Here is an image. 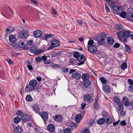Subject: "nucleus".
<instances>
[{
  "label": "nucleus",
  "mask_w": 133,
  "mask_h": 133,
  "mask_svg": "<svg viewBox=\"0 0 133 133\" xmlns=\"http://www.w3.org/2000/svg\"><path fill=\"white\" fill-rule=\"evenodd\" d=\"M117 35L120 40L122 42H125L127 40L128 37H130L131 38L133 39V34H130V32L126 31L123 32L120 31L117 33Z\"/></svg>",
  "instance_id": "f257e3e1"
},
{
  "label": "nucleus",
  "mask_w": 133,
  "mask_h": 133,
  "mask_svg": "<svg viewBox=\"0 0 133 133\" xmlns=\"http://www.w3.org/2000/svg\"><path fill=\"white\" fill-rule=\"evenodd\" d=\"M37 84V81L35 79L31 80L26 87L25 91L26 92H31L34 90L35 87Z\"/></svg>",
  "instance_id": "f03ea898"
},
{
  "label": "nucleus",
  "mask_w": 133,
  "mask_h": 133,
  "mask_svg": "<svg viewBox=\"0 0 133 133\" xmlns=\"http://www.w3.org/2000/svg\"><path fill=\"white\" fill-rule=\"evenodd\" d=\"M106 38L105 34L103 32H102L95 38V40L97 41V43L98 45H101L104 44L103 41Z\"/></svg>",
  "instance_id": "7ed1b4c3"
},
{
  "label": "nucleus",
  "mask_w": 133,
  "mask_h": 133,
  "mask_svg": "<svg viewBox=\"0 0 133 133\" xmlns=\"http://www.w3.org/2000/svg\"><path fill=\"white\" fill-rule=\"evenodd\" d=\"M118 106V112L121 116H123L125 115V112L124 111V106L123 103L121 102L117 104Z\"/></svg>",
  "instance_id": "20e7f679"
},
{
  "label": "nucleus",
  "mask_w": 133,
  "mask_h": 133,
  "mask_svg": "<svg viewBox=\"0 0 133 133\" xmlns=\"http://www.w3.org/2000/svg\"><path fill=\"white\" fill-rule=\"evenodd\" d=\"M19 36L21 38H26L28 36V32L27 31L25 30L21 31L19 32Z\"/></svg>",
  "instance_id": "39448f33"
},
{
  "label": "nucleus",
  "mask_w": 133,
  "mask_h": 133,
  "mask_svg": "<svg viewBox=\"0 0 133 133\" xmlns=\"http://www.w3.org/2000/svg\"><path fill=\"white\" fill-rule=\"evenodd\" d=\"M113 9L114 12L117 14H119L122 11L121 7L118 6H114L113 8Z\"/></svg>",
  "instance_id": "423d86ee"
},
{
  "label": "nucleus",
  "mask_w": 133,
  "mask_h": 133,
  "mask_svg": "<svg viewBox=\"0 0 133 133\" xmlns=\"http://www.w3.org/2000/svg\"><path fill=\"white\" fill-rule=\"evenodd\" d=\"M21 118L22 120L24 122H27L30 120V116L27 114H23L21 115Z\"/></svg>",
  "instance_id": "0eeeda50"
},
{
  "label": "nucleus",
  "mask_w": 133,
  "mask_h": 133,
  "mask_svg": "<svg viewBox=\"0 0 133 133\" xmlns=\"http://www.w3.org/2000/svg\"><path fill=\"white\" fill-rule=\"evenodd\" d=\"M39 115L41 116L42 118L43 119L44 122L48 120V114L45 111H43L39 113Z\"/></svg>",
  "instance_id": "6e6552de"
},
{
  "label": "nucleus",
  "mask_w": 133,
  "mask_h": 133,
  "mask_svg": "<svg viewBox=\"0 0 133 133\" xmlns=\"http://www.w3.org/2000/svg\"><path fill=\"white\" fill-rule=\"evenodd\" d=\"M33 35L36 38L41 37L42 36V33L39 30H37L34 31Z\"/></svg>",
  "instance_id": "1a4fd4ad"
},
{
  "label": "nucleus",
  "mask_w": 133,
  "mask_h": 133,
  "mask_svg": "<svg viewBox=\"0 0 133 133\" xmlns=\"http://www.w3.org/2000/svg\"><path fill=\"white\" fill-rule=\"evenodd\" d=\"M85 57L84 55H83L80 56V57H79L77 59L78 61L80 63H78V65H80L84 63V61L85 60Z\"/></svg>",
  "instance_id": "9d476101"
},
{
  "label": "nucleus",
  "mask_w": 133,
  "mask_h": 133,
  "mask_svg": "<svg viewBox=\"0 0 133 133\" xmlns=\"http://www.w3.org/2000/svg\"><path fill=\"white\" fill-rule=\"evenodd\" d=\"M32 108L33 110L36 113L39 114L40 108L38 104H34L32 107Z\"/></svg>",
  "instance_id": "9b49d317"
},
{
  "label": "nucleus",
  "mask_w": 133,
  "mask_h": 133,
  "mask_svg": "<svg viewBox=\"0 0 133 133\" xmlns=\"http://www.w3.org/2000/svg\"><path fill=\"white\" fill-rule=\"evenodd\" d=\"M88 50L90 52L94 54L96 52L97 49L96 47L94 45L92 46H89Z\"/></svg>",
  "instance_id": "f8f14e48"
},
{
  "label": "nucleus",
  "mask_w": 133,
  "mask_h": 133,
  "mask_svg": "<svg viewBox=\"0 0 133 133\" xmlns=\"http://www.w3.org/2000/svg\"><path fill=\"white\" fill-rule=\"evenodd\" d=\"M83 98V100L85 102H89L90 101L92 98L91 95L89 94H87L85 95Z\"/></svg>",
  "instance_id": "ddd939ff"
},
{
  "label": "nucleus",
  "mask_w": 133,
  "mask_h": 133,
  "mask_svg": "<svg viewBox=\"0 0 133 133\" xmlns=\"http://www.w3.org/2000/svg\"><path fill=\"white\" fill-rule=\"evenodd\" d=\"M130 102H129L128 98L126 97H125L123 98V102L124 103L125 106L127 107H129Z\"/></svg>",
  "instance_id": "4468645a"
},
{
  "label": "nucleus",
  "mask_w": 133,
  "mask_h": 133,
  "mask_svg": "<svg viewBox=\"0 0 133 133\" xmlns=\"http://www.w3.org/2000/svg\"><path fill=\"white\" fill-rule=\"evenodd\" d=\"M72 77L76 79H78L81 78V76L79 73L78 72L73 73L72 74Z\"/></svg>",
  "instance_id": "2eb2a0df"
},
{
  "label": "nucleus",
  "mask_w": 133,
  "mask_h": 133,
  "mask_svg": "<svg viewBox=\"0 0 133 133\" xmlns=\"http://www.w3.org/2000/svg\"><path fill=\"white\" fill-rule=\"evenodd\" d=\"M59 42L56 39L53 40L51 42V45L52 47H57L59 45Z\"/></svg>",
  "instance_id": "dca6fc26"
},
{
  "label": "nucleus",
  "mask_w": 133,
  "mask_h": 133,
  "mask_svg": "<svg viewBox=\"0 0 133 133\" xmlns=\"http://www.w3.org/2000/svg\"><path fill=\"white\" fill-rule=\"evenodd\" d=\"M46 128L48 130L51 132H53L55 130V127L52 124L49 125Z\"/></svg>",
  "instance_id": "f3484780"
},
{
  "label": "nucleus",
  "mask_w": 133,
  "mask_h": 133,
  "mask_svg": "<svg viewBox=\"0 0 133 133\" xmlns=\"http://www.w3.org/2000/svg\"><path fill=\"white\" fill-rule=\"evenodd\" d=\"M91 84V82L89 80L84 81L83 85L85 88H88L89 86H90Z\"/></svg>",
  "instance_id": "a211bd4d"
},
{
  "label": "nucleus",
  "mask_w": 133,
  "mask_h": 133,
  "mask_svg": "<svg viewBox=\"0 0 133 133\" xmlns=\"http://www.w3.org/2000/svg\"><path fill=\"white\" fill-rule=\"evenodd\" d=\"M9 40L11 43H14L16 42V38L14 35H11L9 36Z\"/></svg>",
  "instance_id": "6ab92c4d"
},
{
  "label": "nucleus",
  "mask_w": 133,
  "mask_h": 133,
  "mask_svg": "<svg viewBox=\"0 0 133 133\" xmlns=\"http://www.w3.org/2000/svg\"><path fill=\"white\" fill-rule=\"evenodd\" d=\"M107 41L108 43L111 44H113L114 41V38L111 37H107Z\"/></svg>",
  "instance_id": "aec40b11"
},
{
  "label": "nucleus",
  "mask_w": 133,
  "mask_h": 133,
  "mask_svg": "<svg viewBox=\"0 0 133 133\" xmlns=\"http://www.w3.org/2000/svg\"><path fill=\"white\" fill-rule=\"evenodd\" d=\"M23 130L20 126L17 127L15 128L14 131V133H22Z\"/></svg>",
  "instance_id": "412c9836"
},
{
  "label": "nucleus",
  "mask_w": 133,
  "mask_h": 133,
  "mask_svg": "<svg viewBox=\"0 0 133 133\" xmlns=\"http://www.w3.org/2000/svg\"><path fill=\"white\" fill-rule=\"evenodd\" d=\"M15 30V28L12 26H9L5 31V32L6 33L9 34Z\"/></svg>",
  "instance_id": "4be33fe9"
},
{
  "label": "nucleus",
  "mask_w": 133,
  "mask_h": 133,
  "mask_svg": "<svg viewBox=\"0 0 133 133\" xmlns=\"http://www.w3.org/2000/svg\"><path fill=\"white\" fill-rule=\"evenodd\" d=\"M126 18L131 21H133V14L131 13L128 14L127 15Z\"/></svg>",
  "instance_id": "5701e85b"
},
{
  "label": "nucleus",
  "mask_w": 133,
  "mask_h": 133,
  "mask_svg": "<svg viewBox=\"0 0 133 133\" xmlns=\"http://www.w3.org/2000/svg\"><path fill=\"white\" fill-rule=\"evenodd\" d=\"M82 78L84 80V81L88 80V79L89 78V76L87 74L84 73L82 74Z\"/></svg>",
  "instance_id": "b1692460"
},
{
  "label": "nucleus",
  "mask_w": 133,
  "mask_h": 133,
  "mask_svg": "<svg viewBox=\"0 0 133 133\" xmlns=\"http://www.w3.org/2000/svg\"><path fill=\"white\" fill-rule=\"evenodd\" d=\"M103 90L107 93L109 92L110 90V86L107 85H105L103 88Z\"/></svg>",
  "instance_id": "393cba45"
},
{
  "label": "nucleus",
  "mask_w": 133,
  "mask_h": 133,
  "mask_svg": "<svg viewBox=\"0 0 133 133\" xmlns=\"http://www.w3.org/2000/svg\"><path fill=\"white\" fill-rule=\"evenodd\" d=\"M82 116L81 114H79L77 115L75 118V121L77 123H79L81 120Z\"/></svg>",
  "instance_id": "a878e982"
},
{
  "label": "nucleus",
  "mask_w": 133,
  "mask_h": 133,
  "mask_svg": "<svg viewBox=\"0 0 133 133\" xmlns=\"http://www.w3.org/2000/svg\"><path fill=\"white\" fill-rule=\"evenodd\" d=\"M54 118L56 121L59 122L61 120L62 117L60 115H59L55 116V117Z\"/></svg>",
  "instance_id": "bb28decb"
},
{
  "label": "nucleus",
  "mask_w": 133,
  "mask_h": 133,
  "mask_svg": "<svg viewBox=\"0 0 133 133\" xmlns=\"http://www.w3.org/2000/svg\"><path fill=\"white\" fill-rule=\"evenodd\" d=\"M105 122V120L104 118H101L97 121V123L100 125H102Z\"/></svg>",
  "instance_id": "cd10ccee"
},
{
  "label": "nucleus",
  "mask_w": 133,
  "mask_h": 133,
  "mask_svg": "<svg viewBox=\"0 0 133 133\" xmlns=\"http://www.w3.org/2000/svg\"><path fill=\"white\" fill-rule=\"evenodd\" d=\"M21 121L20 118L18 116H16L14 119V122L16 124L18 123Z\"/></svg>",
  "instance_id": "c85d7f7f"
},
{
  "label": "nucleus",
  "mask_w": 133,
  "mask_h": 133,
  "mask_svg": "<svg viewBox=\"0 0 133 133\" xmlns=\"http://www.w3.org/2000/svg\"><path fill=\"white\" fill-rule=\"evenodd\" d=\"M25 99L28 102H30L33 99L30 95H28L26 96Z\"/></svg>",
  "instance_id": "c756f323"
},
{
  "label": "nucleus",
  "mask_w": 133,
  "mask_h": 133,
  "mask_svg": "<svg viewBox=\"0 0 133 133\" xmlns=\"http://www.w3.org/2000/svg\"><path fill=\"white\" fill-rule=\"evenodd\" d=\"M44 51V50H37L36 49L34 51V54L35 55H38L40 54L43 52Z\"/></svg>",
  "instance_id": "7c9ffc66"
},
{
  "label": "nucleus",
  "mask_w": 133,
  "mask_h": 133,
  "mask_svg": "<svg viewBox=\"0 0 133 133\" xmlns=\"http://www.w3.org/2000/svg\"><path fill=\"white\" fill-rule=\"evenodd\" d=\"M99 79L102 84H105L106 83L107 81L104 77H101Z\"/></svg>",
  "instance_id": "2f4dec72"
},
{
  "label": "nucleus",
  "mask_w": 133,
  "mask_h": 133,
  "mask_svg": "<svg viewBox=\"0 0 133 133\" xmlns=\"http://www.w3.org/2000/svg\"><path fill=\"white\" fill-rule=\"evenodd\" d=\"M127 67V64L126 63L124 62L122 63L121 65V68L122 69L124 70Z\"/></svg>",
  "instance_id": "473e14b6"
},
{
  "label": "nucleus",
  "mask_w": 133,
  "mask_h": 133,
  "mask_svg": "<svg viewBox=\"0 0 133 133\" xmlns=\"http://www.w3.org/2000/svg\"><path fill=\"white\" fill-rule=\"evenodd\" d=\"M114 102L117 103V104L120 102V100L117 97L115 96L114 98Z\"/></svg>",
  "instance_id": "72a5a7b5"
},
{
  "label": "nucleus",
  "mask_w": 133,
  "mask_h": 133,
  "mask_svg": "<svg viewBox=\"0 0 133 133\" xmlns=\"http://www.w3.org/2000/svg\"><path fill=\"white\" fill-rule=\"evenodd\" d=\"M51 67L54 69H56L59 68L60 66L58 64H56L52 63V64Z\"/></svg>",
  "instance_id": "f704fd0d"
},
{
  "label": "nucleus",
  "mask_w": 133,
  "mask_h": 133,
  "mask_svg": "<svg viewBox=\"0 0 133 133\" xmlns=\"http://www.w3.org/2000/svg\"><path fill=\"white\" fill-rule=\"evenodd\" d=\"M71 129L69 128H67L64 130V133H71Z\"/></svg>",
  "instance_id": "c9c22d12"
},
{
  "label": "nucleus",
  "mask_w": 133,
  "mask_h": 133,
  "mask_svg": "<svg viewBox=\"0 0 133 133\" xmlns=\"http://www.w3.org/2000/svg\"><path fill=\"white\" fill-rule=\"evenodd\" d=\"M120 16L123 18H125L126 16V13L125 12L123 11L121 12L120 14Z\"/></svg>",
  "instance_id": "e433bc0d"
},
{
  "label": "nucleus",
  "mask_w": 133,
  "mask_h": 133,
  "mask_svg": "<svg viewBox=\"0 0 133 133\" xmlns=\"http://www.w3.org/2000/svg\"><path fill=\"white\" fill-rule=\"evenodd\" d=\"M36 46H32L30 47L29 49L30 51L33 52L34 53V51H35L36 49H37Z\"/></svg>",
  "instance_id": "4c0bfd02"
},
{
  "label": "nucleus",
  "mask_w": 133,
  "mask_h": 133,
  "mask_svg": "<svg viewBox=\"0 0 133 133\" xmlns=\"http://www.w3.org/2000/svg\"><path fill=\"white\" fill-rule=\"evenodd\" d=\"M94 108L96 110H97L99 108V104L98 103H94L93 105Z\"/></svg>",
  "instance_id": "58836bf2"
},
{
  "label": "nucleus",
  "mask_w": 133,
  "mask_h": 133,
  "mask_svg": "<svg viewBox=\"0 0 133 133\" xmlns=\"http://www.w3.org/2000/svg\"><path fill=\"white\" fill-rule=\"evenodd\" d=\"M125 48L126 51L127 52H129L130 51L131 49L129 46L127 45L126 44H125Z\"/></svg>",
  "instance_id": "ea45409f"
},
{
  "label": "nucleus",
  "mask_w": 133,
  "mask_h": 133,
  "mask_svg": "<svg viewBox=\"0 0 133 133\" xmlns=\"http://www.w3.org/2000/svg\"><path fill=\"white\" fill-rule=\"evenodd\" d=\"M103 118H104L105 120L108 118H110L108 114L106 113H105L103 114Z\"/></svg>",
  "instance_id": "a19ab883"
},
{
  "label": "nucleus",
  "mask_w": 133,
  "mask_h": 133,
  "mask_svg": "<svg viewBox=\"0 0 133 133\" xmlns=\"http://www.w3.org/2000/svg\"><path fill=\"white\" fill-rule=\"evenodd\" d=\"M73 56L74 57L77 59L79 57V54L77 52H76L74 53Z\"/></svg>",
  "instance_id": "79ce46f5"
},
{
  "label": "nucleus",
  "mask_w": 133,
  "mask_h": 133,
  "mask_svg": "<svg viewBox=\"0 0 133 133\" xmlns=\"http://www.w3.org/2000/svg\"><path fill=\"white\" fill-rule=\"evenodd\" d=\"M94 44L93 40H89L88 42V44L89 45V46H94L93 45Z\"/></svg>",
  "instance_id": "37998d69"
},
{
  "label": "nucleus",
  "mask_w": 133,
  "mask_h": 133,
  "mask_svg": "<svg viewBox=\"0 0 133 133\" xmlns=\"http://www.w3.org/2000/svg\"><path fill=\"white\" fill-rule=\"evenodd\" d=\"M53 35L52 34H47L44 36V37L45 39L47 40V39L51 37V36H52Z\"/></svg>",
  "instance_id": "c03bdc74"
},
{
  "label": "nucleus",
  "mask_w": 133,
  "mask_h": 133,
  "mask_svg": "<svg viewBox=\"0 0 133 133\" xmlns=\"http://www.w3.org/2000/svg\"><path fill=\"white\" fill-rule=\"evenodd\" d=\"M8 12L9 14L11 16L13 15V10L11 9H10Z\"/></svg>",
  "instance_id": "a18cd8bd"
},
{
  "label": "nucleus",
  "mask_w": 133,
  "mask_h": 133,
  "mask_svg": "<svg viewBox=\"0 0 133 133\" xmlns=\"http://www.w3.org/2000/svg\"><path fill=\"white\" fill-rule=\"evenodd\" d=\"M123 28L122 25L120 24H117L116 29L118 30H120L122 29Z\"/></svg>",
  "instance_id": "49530a36"
},
{
  "label": "nucleus",
  "mask_w": 133,
  "mask_h": 133,
  "mask_svg": "<svg viewBox=\"0 0 133 133\" xmlns=\"http://www.w3.org/2000/svg\"><path fill=\"white\" fill-rule=\"evenodd\" d=\"M18 45L20 47H23L24 46V43L23 42H19L18 43Z\"/></svg>",
  "instance_id": "de8ad7c7"
},
{
  "label": "nucleus",
  "mask_w": 133,
  "mask_h": 133,
  "mask_svg": "<svg viewBox=\"0 0 133 133\" xmlns=\"http://www.w3.org/2000/svg\"><path fill=\"white\" fill-rule=\"evenodd\" d=\"M116 4V2L115 1H112L111 2L110 4L109 5L113 9V6Z\"/></svg>",
  "instance_id": "09e8293b"
},
{
  "label": "nucleus",
  "mask_w": 133,
  "mask_h": 133,
  "mask_svg": "<svg viewBox=\"0 0 133 133\" xmlns=\"http://www.w3.org/2000/svg\"><path fill=\"white\" fill-rule=\"evenodd\" d=\"M110 118H108L105 120H106L105 122H106L108 124H111L112 123V121L111 120H110L109 119Z\"/></svg>",
  "instance_id": "8fccbe9b"
},
{
  "label": "nucleus",
  "mask_w": 133,
  "mask_h": 133,
  "mask_svg": "<svg viewBox=\"0 0 133 133\" xmlns=\"http://www.w3.org/2000/svg\"><path fill=\"white\" fill-rule=\"evenodd\" d=\"M120 44L119 43H116L113 46V47L114 48H118L120 46Z\"/></svg>",
  "instance_id": "3c124183"
},
{
  "label": "nucleus",
  "mask_w": 133,
  "mask_h": 133,
  "mask_svg": "<svg viewBox=\"0 0 133 133\" xmlns=\"http://www.w3.org/2000/svg\"><path fill=\"white\" fill-rule=\"evenodd\" d=\"M89 129H84L82 133H89Z\"/></svg>",
  "instance_id": "603ef678"
},
{
  "label": "nucleus",
  "mask_w": 133,
  "mask_h": 133,
  "mask_svg": "<svg viewBox=\"0 0 133 133\" xmlns=\"http://www.w3.org/2000/svg\"><path fill=\"white\" fill-rule=\"evenodd\" d=\"M120 123L121 125L123 126H124L126 125V123L125 121H121Z\"/></svg>",
  "instance_id": "864d4df0"
},
{
  "label": "nucleus",
  "mask_w": 133,
  "mask_h": 133,
  "mask_svg": "<svg viewBox=\"0 0 133 133\" xmlns=\"http://www.w3.org/2000/svg\"><path fill=\"white\" fill-rule=\"evenodd\" d=\"M25 63L27 66L28 65H31V61L30 60H28L26 61Z\"/></svg>",
  "instance_id": "5fc2aeb1"
},
{
  "label": "nucleus",
  "mask_w": 133,
  "mask_h": 133,
  "mask_svg": "<svg viewBox=\"0 0 133 133\" xmlns=\"http://www.w3.org/2000/svg\"><path fill=\"white\" fill-rule=\"evenodd\" d=\"M59 54L58 52H54L52 54V57H55L57 56L58 54Z\"/></svg>",
  "instance_id": "6e6d98bb"
},
{
  "label": "nucleus",
  "mask_w": 133,
  "mask_h": 133,
  "mask_svg": "<svg viewBox=\"0 0 133 133\" xmlns=\"http://www.w3.org/2000/svg\"><path fill=\"white\" fill-rule=\"evenodd\" d=\"M35 60L37 62H40L42 60L41 57H37L36 58Z\"/></svg>",
  "instance_id": "4d7b16f0"
},
{
  "label": "nucleus",
  "mask_w": 133,
  "mask_h": 133,
  "mask_svg": "<svg viewBox=\"0 0 133 133\" xmlns=\"http://www.w3.org/2000/svg\"><path fill=\"white\" fill-rule=\"evenodd\" d=\"M129 83L131 85H133V80L131 79H129L128 80Z\"/></svg>",
  "instance_id": "13d9d810"
},
{
  "label": "nucleus",
  "mask_w": 133,
  "mask_h": 133,
  "mask_svg": "<svg viewBox=\"0 0 133 133\" xmlns=\"http://www.w3.org/2000/svg\"><path fill=\"white\" fill-rule=\"evenodd\" d=\"M86 105V104H85L84 103H82V104L81 105V109L82 110L84 108Z\"/></svg>",
  "instance_id": "bf43d9fd"
},
{
  "label": "nucleus",
  "mask_w": 133,
  "mask_h": 133,
  "mask_svg": "<svg viewBox=\"0 0 133 133\" xmlns=\"http://www.w3.org/2000/svg\"><path fill=\"white\" fill-rule=\"evenodd\" d=\"M62 71L65 72H67L69 71V69L67 68H64L62 69Z\"/></svg>",
  "instance_id": "052dcab7"
},
{
  "label": "nucleus",
  "mask_w": 133,
  "mask_h": 133,
  "mask_svg": "<svg viewBox=\"0 0 133 133\" xmlns=\"http://www.w3.org/2000/svg\"><path fill=\"white\" fill-rule=\"evenodd\" d=\"M129 90L130 91H133V85H130L129 87Z\"/></svg>",
  "instance_id": "680f3d73"
},
{
  "label": "nucleus",
  "mask_w": 133,
  "mask_h": 133,
  "mask_svg": "<svg viewBox=\"0 0 133 133\" xmlns=\"http://www.w3.org/2000/svg\"><path fill=\"white\" fill-rule=\"evenodd\" d=\"M33 43V40H30L27 43V44L29 45H32Z\"/></svg>",
  "instance_id": "e2e57ef3"
},
{
  "label": "nucleus",
  "mask_w": 133,
  "mask_h": 133,
  "mask_svg": "<svg viewBox=\"0 0 133 133\" xmlns=\"http://www.w3.org/2000/svg\"><path fill=\"white\" fill-rule=\"evenodd\" d=\"M51 62V61L49 59L46 60L45 61H44V63L45 64H50Z\"/></svg>",
  "instance_id": "0e129e2a"
},
{
  "label": "nucleus",
  "mask_w": 133,
  "mask_h": 133,
  "mask_svg": "<svg viewBox=\"0 0 133 133\" xmlns=\"http://www.w3.org/2000/svg\"><path fill=\"white\" fill-rule=\"evenodd\" d=\"M22 111L19 110L16 112V115L18 116H20L22 114Z\"/></svg>",
  "instance_id": "69168bd1"
},
{
  "label": "nucleus",
  "mask_w": 133,
  "mask_h": 133,
  "mask_svg": "<svg viewBox=\"0 0 133 133\" xmlns=\"http://www.w3.org/2000/svg\"><path fill=\"white\" fill-rule=\"evenodd\" d=\"M52 14L54 15H56L57 14V11L54 8H52Z\"/></svg>",
  "instance_id": "338daca9"
},
{
  "label": "nucleus",
  "mask_w": 133,
  "mask_h": 133,
  "mask_svg": "<svg viewBox=\"0 0 133 133\" xmlns=\"http://www.w3.org/2000/svg\"><path fill=\"white\" fill-rule=\"evenodd\" d=\"M42 60H43L44 61H45L46 60V56L45 55L41 57Z\"/></svg>",
  "instance_id": "774afa93"
}]
</instances>
